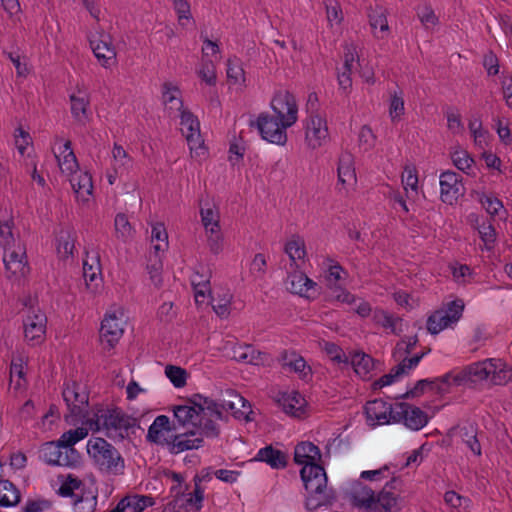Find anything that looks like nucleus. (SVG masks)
<instances>
[{
    "label": "nucleus",
    "instance_id": "nucleus-1",
    "mask_svg": "<svg viewBox=\"0 0 512 512\" xmlns=\"http://www.w3.org/2000/svg\"><path fill=\"white\" fill-rule=\"evenodd\" d=\"M174 417L182 426H192L195 430L175 435L168 444L172 454L203 446V438L214 439L220 434L219 421L222 414L213 399L195 395L187 404L175 406Z\"/></svg>",
    "mask_w": 512,
    "mask_h": 512
},
{
    "label": "nucleus",
    "instance_id": "nucleus-2",
    "mask_svg": "<svg viewBox=\"0 0 512 512\" xmlns=\"http://www.w3.org/2000/svg\"><path fill=\"white\" fill-rule=\"evenodd\" d=\"M83 424L94 433H103L113 441H122L135 427L136 419L120 407L97 404L86 413Z\"/></svg>",
    "mask_w": 512,
    "mask_h": 512
},
{
    "label": "nucleus",
    "instance_id": "nucleus-3",
    "mask_svg": "<svg viewBox=\"0 0 512 512\" xmlns=\"http://www.w3.org/2000/svg\"><path fill=\"white\" fill-rule=\"evenodd\" d=\"M511 380L512 368L500 358H487L474 362L459 371H450L442 376V381L454 386L483 381L493 385H505Z\"/></svg>",
    "mask_w": 512,
    "mask_h": 512
},
{
    "label": "nucleus",
    "instance_id": "nucleus-4",
    "mask_svg": "<svg viewBox=\"0 0 512 512\" xmlns=\"http://www.w3.org/2000/svg\"><path fill=\"white\" fill-rule=\"evenodd\" d=\"M304 487L311 498L307 501V506L313 505V508L328 505L335 498V492L327 486V474L321 465L303 466L300 471Z\"/></svg>",
    "mask_w": 512,
    "mask_h": 512
},
{
    "label": "nucleus",
    "instance_id": "nucleus-5",
    "mask_svg": "<svg viewBox=\"0 0 512 512\" xmlns=\"http://www.w3.org/2000/svg\"><path fill=\"white\" fill-rule=\"evenodd\" d=\"M86 450L93 464L102 472L119 475L125 462L120 452L106 439L92 437L87 441Z\"/></svg>",
    "mask_w": 512,
    "mask_h": 512
},
{
    "label": "nucleus",
    "instance_id": "nucleus-6",
    "mask_svg": "<svg viewBox=\"0 0 512 512\" xmlns=\"http://www.w3.org/2000/svg\"><path fill=\"white\" fill-rule=\"evenodd\" d=\"M352 503L360 512H395L397 499L391 492L382 490L378 494L359 484L352 492Z\"/></svg>",
    "mask_w": 512,
    "mask_h": 512
},
{
    "label": "nucleus",
    "instance_id": "nucleus-7",
    "mask_svg": "<svg viewBox=\"0 0 512 512\" xmlns=\"http://www.w3.org/2000/svg\"><path fill=\"white\" fill-rule=\"evenodd\" d=\"M465 305L462 299H456L444 304L432 312L426 320L427 331L437 335L445 329L453 328L462 318Z\"/></svg>",
    "mask_w": 512,
    "mask_h": 512
},
{
    "label": "nucleus",
    "instance_id": "nucleus-8",
    "mask_svg": "<svg viewBox=\"0 0 512 512\" xmlns=\"http://www.w3.org/2000/svg\"><path fill=\"white\" fill-rule=\"evenodd\" d=\"M90 49L97 62L104 69H111L117 64V51L112 37L97 25L87 34Z\"/></svg>",
    "mask_w": 512,
    "mask_h": 512
},
{
    "label": "nucleus",
    "instance_id": "nucleus-9",
    "mask_svg": "<svg viewBox=\"0 0 512 512\" xmlns=\"http://www.w3.org/2000/svg\"><path fill=\"white\" fill-rule=\"evenodd\" d=\"M126 325L125 310L113 305L105 313L100 327L101 343L108 349L114 348L124 333Z\"/></svg>",
    "mask_w": 512,
    "mask_h": 512
},
{
    "label": "nucleus",
    "instance_id": "nucleus-10",
    "mask_svg": "<svg viewBox=\"0 0 512 512\" xmlns=\"http://www.w3.org/2000/svg\"><path fill=\"white\" fill-rule=\"evenodd\" d=\"M283 122L269 112H261L254 120H250L249 126L256 128L261 138L271 144L284 146L287 143V129Z\"/></svg>",
    "mask_w": 512,
    "mask_h": 512
},
{
    "label": "nucleus",
    "instance_id": "nucleus-11",
    "mask_svg": "<svg viewBox=\"0 0 512 512\" xmlns=\"http://www.w3.org/2000/svg\"><path fill=\"white\" fill-rule=\"evenodd\" d=\"M348 272L335 260L327 259L325 263V281L335 299L341 303L355 304L356 296L345 289Z\"/></svg>",
    "mask_w": 512,
    "mask_h": 512
},
{
    "label": "nucleus",
    "instance_id": "nucleus-12",
    "mask_svg": "<svg viewBox=\"0 0 512 512\" xmlns=\"http://www.w3.org/2000/svg\"><path fill=\"white\" fill-rule=\"evenodd\" d=\"M176 116L180 118V130L190 149L191 157L201 158L206 154L204 140L200 132V122L190 110L184 109Z\"/></svg>",
    "mask_w": 512,
    "mask_h": 512
},
{
    "label": "nucleus",
    "instance_id": "nucleus-13",
    "mask_svg": "<svg viewBox=\"0 0 512 512\" xmlns=\"http://www.w3.org/2000/svg\"><path fill=\"white\" fill-rule=\"evenodd\" d=\"M47 317L39 307H29L23 315L24 339L30 346L41 344L46 335Z\"/></svg>",
    "mask_w": 512,
    "mask_h": 512
},
{
    "label": "nucleus",
    "instance_id": "nucleus-14",
    "mask_svg": "<svg viewBox=\"0 0 512 512\" xmlns=\"http://www.w3.org/2000/svg\"><path fill=\"white\" fill-rule=\"evenodd\" d=\"M272 115L283 122V127H292L298 120V105L289 91H278L271 99Z\"/></svg>",
    "mask_w": 512,
    "mask_h": 512
},
{
    "label": "nucleus",
    "instance_id": "nucleus-15",
    "mask_svg": "<svg viewBox=\"0 0 512 512\" xmlns=\"http://www.w3.org/2000/svg\"><path fill=\"white\" fill-rule=\"evenodd\" d=\"M63 399L71 413L75 418H82L87 412L89 394L86 386L76 381H66L62 391Z\"/></svg>",
    "mask_w": 512,
    "mask_h": 512
},
{
    "label": "nucleus",
    "instance_id": "nucleus-16",
    "mask_svg": "<svg viewBox=\"0 0 512 512\" xmlns=\"http://www.w3.org/2000/svg\"><path fill=\"white\" fill-rule=\"evenodd\" d=\"M40 458L49 465L76 467L81 460L77 450L67 452L59 440L44 443L40 448Z\"/></svg>",
    "mask_w": 512,
    "mask_h": 512
},
{
    "label": "nucleus",
    "instance_id": "nucleus-17",
    "mask_svg": "<svg viewBox=\"0 0 512 512\" xmlns=\"http://www.w3.org/2000/svg\"><path fill=\"white\" fill-rule=\"evenodd\" d=\"M3 251V263L7 278L13 281H19L21 278L25 277L29 272L25 245L18 243Z\"/></svg>",
    "mask_w": 512,
    "mask_h": 512
},
{
    "label": "nucleus",
    "instance_id": "nucleus-18",
    "mask_svg": "<svg viewBox=\"0 0 512 512\" xmlns=\"http://www.w3.org/2000/svg\"><path fill=\"white\" fill-rule=\"evenodd\" d=\"M394 417V423H401L411 431L421 430L430 421L425 411L406 402L394 404Z\"/></svg>",
    "mask_w": 512,
    "mask_h": 512
},
{
    "label": "nucleus",
    "instance_id": "nucleus-19",
    "mask_svg": "<svg viewBox=\"0 0 512 512\" xmlns=\"http://www.w3.org/2000/svg\"><path fill=\"white\" fill-rule=\"evenodd\" d=\"M329 140L327 121L319 114L310 113L305 123V143L315 150L324 146Z\"/></svg>",
    "mask_w": 512,
    "mask_h": 512
},
{
    "label": "nucleus",
    "instance_id": "nucleus-20",
    "mask_svg": "<svg viewBox=\"0 0 512 512\" xmlns=\"http://www.w3.org/2000/svg\"><path fill=\"white\" fill-rule=\"evenodd\" d=\"M364 412L370 426L394 423V404L382 399L368 401L364 406Z\"/></svg>",
    "mask_w": 512,
    "mask_h": 512
},
{
    "label": "nucleus",
    "instance_id": "nucleus-21",
    "mask_svg": "<svg viewBox=\"0 0 512 512\" xmlns=\"http://www.w3.org/2000/svg\"><path fill=\"white\" fill-rule=\"evenodd\" d=\"M69 99L72 117L77 123L85 125L91 116L90 94L85 85L77 84Z\"/></svg>",
    "mask_w": 512,
    "mask_h": 512
},
{
    "label": "nucleus",
    "instance_id": "nucleus-22",
    "mask_svg": "<svg viewBox=\"0 0 512 512\" xmlns=\"http://www.w3.org/2000/svg\"><path fill=\"white\" fill-rule=\"evenodd\" d=\"M52 150L63 174L69 176L79 169V164L72 149V143L70 140H64L57 137Z\"/></svg>",
    "mask_w": 512,
    "mask_h": 512
},
{
    "label": "nucleus",
    "instance_id": "nucleus-23",
    "mask_svg": "<svg viewBox=\"0 0 512 512\" xmlns=\"http://www.w3.org/2000/svg\"><path fill=\"white\" fill-rule=\"evenodd\" d=\"M440 198L441 201L448 205H453L462 195V178L454 171H444L439 177Z\"/></svg>",
    "mask_w": 512,
    "mask_h": 512
},
{
    "label": "nucleus",
    "instance_id": "nucleus-24",
    "mask_svg": "<svg viewBox=\"0 0 512 512\" xmlns=\"http://www.w3.org/2000/svg\"><path fill=\"white\" fill-rule=\"evenodd\" d=\"M110 168L106 172V178L110 185H114L118 177L128 173L133 165L132 157L119 144L115 143L112 151Z\"/></svg>",
    "mask_w": 512,
    "mask_h": 512
},
{
    "label": "nucleus",
    "instance_id": "nucleus-25",
    "mask_svg": "<svg viewBox=\"0 0 512 512\" xmlns=\"http://www.w3.org/2000/svg\"><path fill=\"white\" fill-rule=\"evenodd\" d=\"M286 286L291 293L307 299H313L317 295L316 282L310 279L303 272L295 271L289 273L286 280Z\"/></svg>",
    "mask_w": 512,
    "mask_h": 512
},
{
    "label": "nucleus",
    "instance_id": "nucleus-26",
    "mask_svg": "<svg viewBox=\"0 0 512 512\" xmlns=\"http://www.w3.org/2000/svg\"><path fill=\"white\" fill-rule=\"evenodd\" d=\"M469 221L471 227L479 234L482 242L481 250L492 252L497 242V232L494 225L489 220L480 219L477 214H470Z\"/></svg>",
    "mask_w": 512,
    "mask_h": 512
},
{
    "label": "nucleus",
    "instance_id": "nucleus-27",
    "mask_svg": "<svg viewBox=\"0 0 512 512\" xmlns=\"http://www.w3.org/2000/svg\"><path fill=\"white\" fill-rule=\"evenodd\" d=\"M337 176V186H341L340 189L348 191L356 184L357 178L354 168V158L351 153L344 152L339 156Z\"/></svg>",
    "mask_w": 512,
    "mask_h": 512
},
{
    "label": "nucleus",
    "instance_id": "nucleus-28",
    "mask_svg": "<svg viewBox=\"0 0 512 512\" xmlns=\"http://www.w3.org/2000/svg\"><path fill=\"white\" fill-rule=\"evenodd\" d=\"M277 403L288 415L300 418L305 414L306 400L298 391L280 392Z\"/></svg>",
    "mask_w": 512,
    "mask_h": 512
},
{
    "label": "nucleus",
    "instance_id": "nucleus-29",
    "mask_svg": "<svg viewBox=\"0 0 512 512\" xmlns=\"http://www.w3.org/2000/svg\"><path fill=\"white\" fill-rule=\"evenodd\" d=\"M283 368H288L296 373L302 381L309 382L312 379V369L307 365L305 359L294 351H284L280 356Z\"/></svg>",
    "mask_w": 512,
    "mask_h": 512
},
{
    "label": "nucleus",
    "instance_id": "nucleus-30",
    "mask_svg": "<svg viewBox=\"0 0 512 512\" xmlns=\"http://www.w3.org/2000/svg\"><path fill=\"white\" fill-rule=\"evenodd\" d=\"M155 500L151 495L131 494L122 498L117 505L108 512H142L152 507Z\"/></svg>",
    "mask_w": 512,
    "mask_h": 512
},
{
    "label": "nucleus",
    "instance_id": "nucleus-31",
    "mask_svg": "<svg viewBox=\"0 0 512 512\" xmlns=\"http://www.w3.org/2000/svg\"><path fill=\"white\" fill-rule=\"evenodd\" d=\"M68 177L77 199L81 202L89 201L93 193V181L90 173L77 169Z\"/></svg>",
    "mask_w": 512,
    "mask_h": 512
},
{
    "label": "nucleus",
    "instance_id": "nucleus-32",
    "mask_svg": "<svg viewBox=\"0 0 512 512\" xmlns=\"http://www.w3.org/2000/svg\"><path fill=\"white\" fill-rule=\"evenodd\" d=\"M254 461L263 462L272 469L281 470L286 468L288 464V456L284 451L277 449L272 445H267L257 451Z\"/></svg>",
    "mask_w": 512,
    "mask_h": 512
},
{
    "label": "nucleus",
    "instance_id": "nucleus-33",
    "mask_svg": "<svg viewBox=\"0 0 512 512\" xmlns=\"http://www.w3.org/2000/svg\"><path fill=\"white\" fill-rule=\"evenodd\" d=\"M162 101L170 116H176L185 109L181 90L171 82L162 85Z\"/></svg>",
    "mask_w": 512,
    "mask_h": 512
},
{
    "label": "nucleus",
    "instance_id": "nucleus-34",
    "mask_svg": "<svg viewBox=\"0 0 512 512\" xmlns=\"http://www.w3.org/2000/svg\"><path fill=\"white\" fill-rule=\"evenodd\" d=\"M171 431L170 420L166 415L157 416L148 428L147 440L158 445H167L170 440L167 437Z\"/></svg>",
    "mask_w": 512,
    "mask_h": 512
},
{
    "label": "nucleus",
    "instance_id": "nucleus-35",
    "mask_svg": "<svg viewBox=\"0 0 512 512\" xmlns=\"http://www.w3.org/2000/svg\"><path fill=\"white\" fill-rule=\"evenodd\" d=\"M320 459V449L312 442H300L296 445L294 449V461L298 465H319L317 461H319Z\"/></svg>",
    "mask_w": 512,
    "mask_h": 512
},
{
    "label": "nucleus",
    "instance_id": "nucleus-36",
    "mask_svg": "<svg viewBox=\"0 0 512 512\" xmlns=\"http://www.w3.org/2000/svg\"><path fill=\"white\" fill-rule=\"evenodd\" d=\"M348 364H351L355 373L363 380L372 378L375 362L370 355L362 351H354L349 355Z\"/></svg>",
    "mask_w": 512,
    "mask_h": 512
},
{
    "label": "nucleus",
    "instance_id": "nucleus-37",
    "mask_svg": "<svg viewBox=\"0 0 512 512\" xmlns=\"http://www.w3.org/2000/svg\"><path fill=\"white\" fill-rule=\"evenodd\" d=\"M76 232L72 229H61L56 237V250L60 259L74 256Z\"/></svg>",
    "mask_w": 512,
    "mask_h": 512
},
{
    "label": "nucleus",
    "instance_id": "nucleus-38",
    "mask_svg": "<svg viewBox=\"0 0 512 512\" xmlns=\"http://www.w3.org/2000/svg\"><path fill=\"white\" fill-rule=\"evenodd\" d=\"M404 92L400 88L389 91L388 114L393 124L399 123L405 115Z\"/></svg>",
    "mask_w": 512,
    "mask_h": 512
},
{
    "label": "nucleus",
    "instance_id": "nucleus-39",
    "mask_svg": "<svg viewBox=\"0 0 512 512\" xmlns=\"http://www.w3.org/2000/svg\"><path fill=\"white\" fill-rule=\"evenodd\" d=\"M191 285L194 290V298L197 304L205 302L208 296H211L210 275L195 271L191 276Z\"/></svg>",
    "mask_w": 512,
    "mask_h": 512
},
{
    "label": "nucleus",
    "instance_id": "nucleus-40",
    "mask_svg": "<svg viewBox=\"0 0 512 512\" xmlns=\"http://www.w3.org/2000/svg\"><path fill=\"white\" fill-rule=\"evenodd\" d=\"M446 382L442 381V376L434 379L418 380L413 388L406 392V397H417L426 391L444 392L449 387Z\"/></svg>",
    "mask_w": 512,
    "mask_h": 512
},
{
    "label": "nucleus",
    "instance_id": "nucleus-41",
    "mask_svg": "<svg viewBox=\"0 0 512 512\" xmlns=\"http://www.w3.org/2000/svg\"><path fill=\"white\" fill-rule=\"evenodd\" d=\"M27 359L23 354H17L12 357L10 364V383L14 384L15 389H19L25 382V367Z\"/></svg>",
    "mask_w": 512,
    "mask_h": 512
},
{
    "label": "nucleus",
    "instance_id": "nucleus-42",
    "mask_svg": "<svg viewBox=\"0 0 512 512\" xmlns=\"http://www.w3.org/2000/svg\"><path fill=\"white\" fill-rule=\"evenodd\" d=\"M99 275H101V267L99 259H93V263L89 264L87 260L83 263V276L86 282L87 288L92 293H97L99 288Z\"/></svg>",
    "mask_w": 512,
    "mask_h": 512
},
{
    "label": "nucleus",
    "instance_id": "nucleus-43",
    "mask_svg": "<svg viewBox=\"0 0 512 512\" xmlns=\"http://www.w3.org/2000/svg\"><path fill=\"white\" fill-rule=\"evenodd\" d=\"M459 435L463 443L470 449L475 456H481L482 448L477 438V427L473 424H467L459 427Z\"/></svg>",
    "mask_w": 512,
    "mask_h": 512
},
{
    "label": "nucleus",
    "instance_id": "nucleus-44",
    "mask_svg": "<svg viewBox=\"0 0 512 512\" xmlns=\"http://www.w3.org/2000/svg\"><path fill=\"white\" fill-rule=\"evenodd\" d=\"M265 354L256 350L252 345L239 346L234 349L233 357L240 362L253 365L263 363Z\"/></svg>",
    "mask_w": 512,
    "mask_h": 512
},
{
    "label": "nucleus",
    "instance_id": "nucleus-45",
    "mask_svg": "<svg viewBox=\"0 0 512 512\" xmlns=\"http://www.w3.org/2000/svg\"><path fill=\"white\" fill-rule=\"evenodd\" d=\"M89 430L88 426L85 425L64 432L58 439L60 445H62L67 452H70V449L76 450L74 445L85 439L88 436Z\"/></svg>",
    "mask_w": 512,
    "mask_h": 512
},
{
    "label": "nucleus",
    "instance_id": "nucleus-46",
    "mask_svg": "<svg viewBox=\"0 0 512 512\" xmlns=\"http://www.w3.org/2000/svg\"><path fill=\"white\" fill-rule=\"evenodd\" d=\"M194 482L195 485L192 492L187 494L182 492L180 494L184 498L186 505H188V509H190L192 512H198L203 507L205 490L200 485L201 479L199 477H194Z\"/></svg>",
    "mask_w": 512,
    "mask_h": 512
},
{
    "label": "nucleus",
    "instance_id": "nucleus-47",
    "mask_svg": "<svg viewBox=\"0 0 512 512\" xmlns=\"http://www.w3.org/2000/svg\"><path fill=\"white\" fill-rule=\"evenodd\" d=\"M285 253L291 260V265L298 267L297 261H302L306 255L304 240L298 236H293L285 244Z\"/></svg>",
    "mask_w": 512,
    "mask_h": 512
},
{
    "label": "nucleus",
    "instance_id": "nucleus-48",
    "mask_svg": "<svg viewBox=\"0 0 512 512\" xmlns=\"http://www.w3.org/2000/svg\"><path fill=\"white\" fill-rule=\"evenodd\" d=\"M20 502V492L10 481L0 483V506L13 507Z\"/></svg>",
    "mask_w": 512,
    "mask_h": 512
},
{
    "label": "nucleus",
    "instance_id": "nucleus-49",
    "mask_svg": "<svg viewBox=\"0 0 512 512\" xmlns=\"http://www.w3.org/2000/svg\"><path fill=\"white\" fill-rule=\"evenodd\" d=\"M151 243L155 254L168 249V233L163 223H155L151 227Z\"/></svg>",
    "mask_w": 512,
    "mask_h": 512
},
{
    "label": "nucleus",
    "instance_id": "nucleus-50",
    "mask_svg": "<svg viewBox=\"0 0 512 512\" xmlns=\"http://www.w3.org/2000/svg\"><path fill=\"white\" fill-rule=\"evenodd\" d=\"M114 229L116 237L123 242L129 241L135 232L128 216L124 213L116 214L114 219Z\"/></svg>",
    "mask_w": 512,
    "mask_h": 512
},
{
    "label": "nucleus",
    "instance_id": "nucleus-51",
    "mask_svg": "<svg viewBox=\"0 0 512 512\" xmlns=\"http://www.w3.org/2000/svg\"><path fill=\"white\" fill-rule=\"evenodd\" d=\"M227 78L230 84L243 86L245 84V71L239 58H229L227 61Z\"/></svg>",
    "mask_w": 512,
    "mask_h": 512
},
{
    "label": "nucleus",
    "instance_id": "nucleus-52",
    "mask_svg": "<svg viewBox=\"0 0 512 512\" xmlns=\"http://www.w3.org/2000/svg\"><path fill=\"white\" fill-rule=\"evenodd\" d=\"M372 321L389 332L396 334V325L401 319L394 317L391 313L383 309H375L372 313Z\"/></svg>",
    "mask_w": 512,
    "mask_h": 512
},
{
    "label": "nucleus",
    "instance_id": "nucleus-53",
    "mask_svg": "<svg viewBox=\"0 0 512 512\" xmlns=\"http://www.w3.org/2000/svg\"><path fill=\"white\" fill-rule=\"evenodd\" d=\"M82 481L75 476L68 475L59 487L58 493L62 497L77 499L82 493Z\"/></svg>",
    "mask_w": 512,
    "mask_h": 512
},
{
    "label": "nucleus",
    "instance_id": "nucleus-54",
    "mask_svg": "<svg viewBox=\"0 0 512 512\" xmlns=\"http://www.w3.org/2000/svg\"><path fill=\"white\" fill-rule=\"evenodd\" d=\"M454 166L466 173L467 175L474 174V159L465 150H456L451 155Z\"/></svg>",
    "mask_w": 512,
    "mask_h": 512
},
{
    "label": "nucleus",
    "instance_id": "nucleus-55",
    "mask_svg": "<svg viewBox=\"0 0 512 512\" xmlns=\"http://www.w3.org/2000/svg\"><path fill=\"white\" fill-rule=\"evenodd\" d=\"M454 281L459 285L470 284L475 277L473 269L466 264L455 263L450 265Z\"/></svg>",
    "mask_w": 512,
    "mask_h": 512
},
{
    "label": "nucleus",
    "instance_id": "nucleus-56",
    "mask_svg": "<svg viewBox=\"0 0 512 512\" xmlns=\"http://www.w3.org/2000/svg\"><path fill=\"white\" fill-rule=\"evenodd\" d=\"M196 73L198 77L207 85L215 86L217 80L216 66L212 60L202 58V61Z\"/></svg>",
    "mask_w": 512,
    "mask_h": 512
},
{
    "label": "nucleus",
    "instance_id": "nucleus-57",
    "mask_svg": "<svg viewBox=\"0 0 512 512\" xmlns=\"http://www.w3.org/2000/svg\"><path fill=\"white\" fill-rule=\"evenodd\" d=\"M200 217L203 226L220 222V212L218 207L209 201L200 202Z\"/></svg>",
    "mask_w": 512,
    "mask_h": 512
},
{
    "label": "nucleus",
    "instance_id": "nucleus-58",
    "mask_svg": "<svg viewBox=\"0 0 512 512\" xmlns=\"http://www.w3.org/2000/svg\"><path fill=\"white\" fill-rule=\"evenodd\" d=\"M479 202L491 217L498 216L504 209L503 202L493 194H481Z\"/></svg>",
    "mask_w": 512,
    "mask_h": 512
},
{
    "label": "nucleus",
    "instance_id": "nucleus-59",
    "mask_svg": "<svg viewBox=\"0 0 512 512\" xmlns=\"http://www.w3.org/2000/svg\"><path fill=\"white\" fill-rule=\"evenodd\" d=\"M401 181L404 187V190L408 192L411 190L413 192H417L418 189V173L417 169L414 165L407 164L404 166Z\"/></svg>",
    "mask_w": 512,
    "mask_h": 512
},
{
    "label": "nucleus",
    "instance_id": "nucleus-60",
    "mask_svg": "<svg viewBox=\"0 0 512 512\" xmlns=\"http://www.w3.org/2000/svg\"><path fill=\"white\" fill-rule=\"evenodd\" d=\"M165 375L175 388H182L186 385L187 372L181 367L168 365L165 368Z\"/></svg>",
    "mask_w": 512,
    "mask_h": 512
},
{
    "label": "nucleus",
    "instance_id": "nucleus-61",
    "mask_svg": "<svg viewBox=\"0 0 512 512\" xmlns=\"http://www.w3.org/2000/svg\"><path fill=\"white\" fill-rule=\"evenodd\" d=\"M403 375V365H396L390 370L389 373L383 375L373 383V389L376 390L390 386L396 381H398L399 378Z\"/></svg>",
    "mask_w": 512,
    "mask_h": 512
},
{
    "label": "nucleus",
    "instance_id": "nucleus-62",
    "mask_svg": "<svg viewBox=\"0 0 512 512\" xmlns=\"http://www.w3.org/2000/svg\"><path fill=\"white\" fill-rule=\"evenodd\" d=\"M231 298L232 296L228 292L224 293L223 296H219L218 298L211 296L213 310L221 318H225L229 315Z\"/></svg>",
    "mask_w": 512,
    "mask_h": 512
},
{
    "label": "nucleus",
    "instance_id": "nucleus-63",
    "mask_svg": "<svg viewBox=\"0 0 512 512\" xmlns=\"http://www.w3.org/2000/svg\"><path fill=\"white\" fill-rule=\"evenodd\" d=\"M326 355L337 364H348L349 356L345 354L341 347L332 342H326L324 345Z\"/></svg>",
    "mask_w": 512,
    "mask_h": 512
},
{
    "label": "nucleus",
    "instance_id": "nucleus-64",
    "mask_svg": "<svg viewBox=\"0 0 512 512\" xmlns=\"http://www.w3.org/2000/svg\"><path fill=\"white\" fill-rule=\"evenodd\" d=\"M97 505L96 496L81 494L77 499L73 500L75 512H92Z\"/></svg>",
    "mask_w": 512,
    "mask_h": 512
}]
</instances>
